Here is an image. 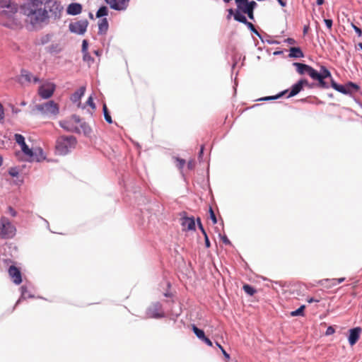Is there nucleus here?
I'll list each match as a JSON object with an SVG mask.
<instances>
[{"label":"nucleus","instance_id":"nucleus-64","mask_svg":"<svg viewBox=\"0 0 362 362\" xmlns=\"http://www.w3.org/2000/svg\"><path fill=\"white\" fill-rule=\"evenodd\" d=\"M203 151H204V146H201V149H200V152H199V156H201V155L203 153Z\"/></svg>","mask_w":362,"mask_h":362},{"label":"nucleus","instance_id":"nucleus-29","mask_svg":"<svg viewBox=\"0 0 362 362\" xmlns=\"http://www.w3.org/2000/svg\"><path fill=\"white\" fill-rule=\"evenodd\" d=\"M108 15V8L105 6H101L96 13L97 18H102Z\"/></svg>","mask_w":362,"mask_h":362},{"label":"nucleus","instance_id":"nucleus-38","mask_svg":"<svg viewBox=\"0 0 362 362\" xmlns=\"http://www.w3.org/2000/svg\"><path fill=\"white\" fill-rule=\"evenodd\" d=\"M286 92V91H284V92L281 93L280 94L276 95L275 96L265 97V98L259 99V100H269L277 99V98H280L281 95H283Z\"/></svg>","mask_w":362,"mask_h":362},{"label":"nucleus","instance_id":"nucleus-8","mask_svg":"<svg viewBox=\"0 0 362 362\" xmlns=\"http://www.w3.org/2000/svg\"><path fill=\"white\" fill-rule=\"evenodd\" d=\"M112 9L122 11L127 9L130 0H104Z\"/></svg>","mask_w":362,"mask_h":362},{"label":"nucleus","instance_id":"nucleus-6","mask_svg":"<svg viewBox=\"0 0 362 362\" xmlns=\"http://www.w3.org/2000/svg\"><path fill=\"white\" fill-rule=\"evenodd\" d=\"M56 90V85L49 81H45L41 84L37 90V94L42 99L50 98Z\"/></svg>","mask_w":362,"mask_h":362},{"label":"nucleus","instance_id":"nucleus-35","mask_svg":"<svg viewBox=\"0 0 362 362\" xmlns=\"http://www.w3.org/2000/svg\"><path fill=\"white\" fill-rule=\"evenodd\" d=\"M81 128L83 130V132L84 133V134L86 135H89L90 133H91V128L90 127L86 124V123H82L81 124Z\"/></svg>","mask_w":362,"mask_h":362},{"label":"nucleus","instance_id":"nucleus-5","mask_svg":"<svg viewBox=\"0 0 362 362\" xmlns=\"http://www.w3.org/2000/svg\"><path fill=\"white\" fill-rule=\"evenodd\" d=\"M36 110L45 115L56 116L59 112V107L53 100L36 105Z\"/></svg>","mask_w":362,"mask_h":362},{"label":"nucleus","instance_id":"nucleus-23","mask_svg":"<svg viewBox=\"0 0 362 362\" xmlns=\"http://www.w3.org/2000/svg\"><path fill=\"white\" fill-rule=\"evenodd\" d=\"M344 88L346 90L345 94H351L353 92H356L359 89V86L353 83V82H349L346 85H344Z\"/></svg>","mask_w":362,"mask_h":362},{"label":"nucleus","instance_id":"nucleus-39","mask_svg":"<svg viewBox=\"0 0 362 362\" xmlns=\"http://www.w3.org/2000/svg\"><path fill=\"white\" fill-rule=\"evenodd\" d=\"M216 344L221 349V351H222L225 358L226 359H230V355L225 351V349L223 348V346L218 342H216Z\"/></svg>","mask_w":362,"mask_h":362},{"label":"nucleus","instance_id":"nucleus-37","mask_svg":"<svg viewBox=\"0 0 362 362\" xmlns=\"http://www.w3.org/2000/svg\"><path fill=\"white\" fill-rule=\"evenodd\" d=\"M345 280V278L332 279V280L325 279V281H331V286H336L339 284L342 283Z\"/></svg>","mask_w":362,"mask_h":362},{"label":"nucleus","instance_id":"nucleus-22","mask_svg":"<svg viewBox=\"0 0 362 362\" xmlns=\"http://www.w3.org/2000/svg\"><path fill=\"white\" fill-rule=\"evenodd\" d=\"M289 57L300 58L303 57L304 54L300 47H293L289 50Z\"/></svg>","mask_w":362,"mask_h":362},{"label":"nucleus","instance_id":"nucleus-52","mask_svg":"<svg viewBox=\"0 0 362 362\" xmlns=\"http://www.w3.org/2000/svg\"><path fill=\"white\" fill-rule=\"evenodd\" d=\"M59 124H60V126H61L62 128H64V129H66V130H68V131H69V130H70V129H69V127L66 126V122H65V121H61V122H59Z\"/></svg>","mask_w":362,"mask_h":362},{"label":"nucleus","instance_id":"nucleus-48","mask_svg":"<svg viewBox=\"0 0 362 362\" xmlns=\"http://www.w3.org/2000/svg\"><path fill=\"white\" fill-rule=\"evenodd\" d=\"M324 22H325V25H327V27L329 30H331L332 27V20H331V19H325Z\"/></svg>","mask_w":362,"mask_h":362},{"label":"nucleus","instance_id":"nucleus-1","mask_svg":"<svg viewBox=\"0 0 362 362\" xmlns=\"http://www.w3.org/2000/svg\"><path fill=\"white\" fill-rule=\"evenodd\" d=\"M23 13L33 25H40L49 18H59L62 7L55 0H29L23 6Z\"/></svg>","mask_w":362,"mask_h":362},{"label":"nucleus","instance_id":"nucleus-62","mask_svg":"<svg viewBox=\"0 0 362 362\" xmlns=\"http://www.w3.org/2000/svg\"><path fill=\"white\" fill-rule=\"evenodd\" d=\"M74 119H75V121H76V122H80L81 119H80L79 117H78V116H74Z\"/></svg>","mask_w":362,"mask_h":362},{"label":"nucleus","instance_id":"nucleus-32","mask_svg":"<svg viewBox=\"0 0 362 362\" xmlns=\"http://www.w3.org/2000/svg\"><path fill=\"white\" fill-rule=\"evenodd\" d=\"M243 290L247 294L250 296H253L256 293V290L255 289V288H253L249 284H245L243 286Z\"/></svg>","mask_w":362,"mask_h":362},{"label":"nucleus","instance_id":"nucleus-60","mask_svg":"<svg viewBox=\"0 0 362 362\" xmlns=\"http://www.w3.org/2000/svg\"><path fill=\"white\" fill-rule=\"evenodd\" d=\"M287 41L290 43V44H293L295 42V40L292 38H288L287 39Z\"/></svg>","mask_w":362,"mask_h":362},{"label":"nucleus","instance_id":"nucleus-31","mask_svg":"<svg viewBox=\"0 0 362 362\" xmlns=\"http://www.w3.org/2000/svg\"><path fill=\"white\" fill-rule=\"evenodd\" d=\"M234 19L238 22L245 23H247V18L245 16L241 14L238 11H237L234 14Z\"/></svg>","mask_w":362,"mask_h":362},{"label":"nucleus","instance_id":"nucleus-12","mask_svg":"<svg viewBox=\"0 0 362 362\" xmlns=\"http://www.w3.org/2000/svg\"><path fill=\"white\" fill-rule=\"evenodd\" d=\"M362 329L359 327L349 330V342L351 346H354L358 341Z\"/></svg>","mask_w":362,"mask_h":362},{"label":"nucleus","instance_id":"nucleus-56","mask_svg":"<svg viewBox=\"0 0 362 362\" xmlns=\"http://www.w3.org/2000/svg\"><path fill=\"white\" fill-rule=\"evenodd\" d=\"M83 59L84 60H88L90 58V55L88 54V53L86 52H83Z\"/></svg>","mask_w":362,"mask_h":362},{"label":"nucleus","instance_id":"nucleus-58","mask_svg":"<svg viewBox=\"0 0 362 362\" xmlns=\"http://www.w3.org/2000/svg\"><path fill=\"white\" fill-rule=\"evenodd\" d=\"M277 1L279 3V4L282 6H286V2L284 1L283 0H277Z\"/></svg>","mask_w":362,"mask_h":362},{"label":"nucleus","instance_id":"nucleus-41","mask_svg":"<svg viewBox=\"0 0 362 362\" xmlns=\"http://www.w3.org/2000/svg\"><path fill=\"white\" fill-rule=\"evenodd\" d=\"M245 25H246L251 31L258 35L257 30H256V28H255L254 25L252 23L247 21V23H245Z\"/></svg>","mask_w":362,"mask_h":362},{"label":"nucleus","instance_id":"nucleus-49","mask_svg":"<svg viewBox=\"0 0 362 362\" xmlns=\"http://www.w3.org/2000/svg\"><path fill=\"white\" fill-rule=\"evenodd\" d=\"M87 49H88V42L86 40H84L82 43V52H86Z\"/></svg>","mask_w":362,"mask_h":362},{"label":"nucleus","instance_id":"nucleus-47","mask_svg":"<svg viewBox=\"0 0 362 362\" xmlns=\"http://www.w3.org/2000/svg\"><path fill=\"white\" fill-rule=\"evenodd\" d=\"M4 119V109L1 103H0V122Z\"/></svg>","mask_w":362,"mask_h":362},{"label":"nucleus","instance_id":"nucleus-3","mask_svg":"<svg viewBox=\"0 0 362 362\" xmlns=\"http://www.w3.org/2000/svg\"><path fill=\"white\" fill-rule=\"evenodd\" d=\"M76 144V139L74 136H61L56 141V149L59 153L64 155L70 148L74 147Z\"/></svg>","mask_w":362,"mask_h":362},{"label":"nucleus","instance_id":"nucleus-24","mask_svg":"<svg viewBox=\"0 0 362 362\" xmlns=\"http://www.w3.org/2000/svg\"><path fill=\"white\" fill-rule=\"evenodd\" d=\"M11 6H17V4L12 2L11 0H0V7L2 8L3 10L11 9Z\"/></svg>","mask_w":362,"mask_h":362},{"label":"nucleus","instance_id":"nucleus-44","mask_svg":"<svg viewBox=\"0 0 362 362\" xmlns=\"http://www.w3.org/2000/svg\"><path fill=\"white\" fill-rule=\"evenodd\" d=\"M8 173L9 175L11 176V177H17L18 175V170H16V168H11L8 171Z\"/></svg>","mask_w":362,"mask_h":362},{"label":"nucleus","instance_id":"nucleus-7","mask_svg":"<svg viewBox=\"0 0 362 362\" xmlns=\"http://www.w3.org/2000/svg\"><path fill=\"white\" fill-rule=\"evenodd\" d=\"M180 223L183 231L195 230V220L194 217L187 216L185 211L180 214Z\"/></svg>","mask_w":362,"mask_h":362},{"label":"nucleus","instance_id":"nucleus-21","mask_svg":"<svg viewBox=\"0 0 362 362\" xmlns=\"http://www.w3.org/2000/svg\"><path fill=\"white\" fill-rule=\"evenodd\" d=\"M109 24L106 18H101L98 21V33L105 34L108 30Z\"/></svg>","mask_w":362,"mask_h":362},{"label":"nucleus","instance_id":"nucleus-59","mask_svg":"<svg viewBox=\"0 0 362 362\" xmlns=\"http://www.w3.org/2000/svg\"><path fill=\"white\" fill-rule=\"evenodd\" d=\"M228 13H229V16H228V18H230V16L231 15H233V16H234V14H235V13L233 12V10L232 8L228 9Z\"/></svg>","mask_w":362,"mask_h":362},{"label":"nucleus","instance_id":"nucleus-40","mask_svg":"<svg viewBox=\"0 0 362 362\" xmlns=\"http://www.w3.org/2000/svg\"><path fill=\"white\" fill-rule=\"evenodd\" d=\"M176 161L177 166L178 167L179 169H182L185 165V160L184 159L177 158H176Z\"/></svg>","mask_w":362,"mask_h":362},{"label":"nucleus","instance_id":"nucleus-30","mask_svg":"<svg viewBox=\"0 0 362 362\" xmlns=\"http://www.w3.org/2000/svg\"><path fill=\"white\" fill-rule=\"evenodd\" d=\"M192 330L195 335L201 340H202L206 337L204 331L199 329L194 325H192Z\"/></svg>","mask_w":362,"mask_h":362},{"label":"nucleus","instance_id":"nucleus-54","mask_svg":"<svg viewBox=\"0 0 362 362\" xmlns=\"http://www.w3.org/2000/svg\"><path fill=\"white\" fill-rule=\"evenodd\" d=\"M194 160H189L187 163V167L189 169L192 170L194 167Z\"/></svg>","mask_w":362,"mask_h":362},{"label":"nucleus","instance_id":"nucleus-13","mask_svg":"<svg viewBox=\"0 0 362 362\" xmlns=\"http://www.w3.org/2000/svg\"><path fill=\"white\" fill-rule=\"evenodd\" d=\"M308 82L306 79L300 80L298 83L292 86L291 92L289 93L288 98L295 96L303 89V86L308 85Z\"/></svg>","mask_w":362,"mask_h":362},{"label":"nucleus","instance_id":"nucleus-50","mask_svg":"<svg viewBox=\"0 0 362 362\" xmlns=\"http://www.w3.org/2000/svg\"><path fill=\"white\" fill-rule=\"evenodd\" d=\"M202 341H204L209 346H213L212 341L208 337H205L202 339Z\"/></svg>","mask_w":362,"mask_h":362},{"label":"nucleus","instance_id":"nucleus-27","mask_svg":"<svg viewBox=\"0 0 362 362\" xmlns=\"http://www.w3.org/2000/svg\"><path fill=\"white\" fill-rule=\"evenodd\" d=\"M331 86L334 90H336L337 91H338L339 93H341L343 94H345V93H346V90H345V88H344V86L339 85V84L337 83L334 79H332Z\"/></svg>","mask_w":362,"mask_h":362},{"label":"nucleus","instance_id":"nucleus-57","mask_svg":"<svg viewBox=\"0 0 362 362\" xmlns=\"http://www.w3.org/2000/svg\"><path fill=\"white\" fill-rule=\"evenodd\" d=\"M223 242L226 244H230V240L227 238V237L223 238Z\"/></svg>","mask_w":362,"mask_h":362},{"label":"nucleus","instance_id":"nucleus-4","mask_svg":"<svg viewBox=\"0 0 362 362\" xmlns=\"http://www.w3.org/2000/svg\"><path fill=\"white\" fill-rule=\"evenodd\" d=\"M16 234V228L8 218L2 216L0 218V238L8 239L13 238Z\"/></svg>","mask_w":362,"mask_h":362},{"label":"nucleus","instance_id":"nucleus-10","mask_svg":"<svg viewBox=\"0 0 362 362\" xmlns=\"http://www.w3.org/2000/svg\"><path fill=\"white\" fill-rule=\"evenodd\" d=\"M293 65L296 67L297 71L300 74H308L310 77L314 75L316 71L312 66L305 64L296 62L293 64Z\"/></svg>","mask_w":362,"mask_h":362},{"label":"nucleus","instance_id":"nucleus-53","mask_svg":"<svg viewBox=\"0 0 362 362\" xmlns=\"http://www.w3.org/2000/svg\"><path fill=\"white\" fill-rule=\"evenodd\" d=\"M204 241H205V246H206V247H207V248L210 247L211 243H210V241L209 240L208 235H206V237L204 238Z\"/></svg>","mask_w":362,"mask_h":362},{"label":"nucleus","instance_id":"nucleus-11","mask_svg":"<svg viewBox=\"0 0 362 362\" xmlns=\"http://www.w3.org/2000/svg\"><path fill=\"white\" fill-rule=\"evenodd\" d=\"M8 274L13 282L17 285L22 282L21 271L15 266H11L8 269Z\"/></svg>","mask_w":362,"mask_h":362},{"label":"nucleus","instance_id":"nucleus-46","mask_svg":"<svg viewBox=\"0 0 362 362\" xmlns=\"http://www.w3.org/2000/svg\"><path fill=\"white\" fill-rule=\"evenodd\" d=\"M86 103L90 105L92 109H95V103H93V98L92 96H90L86 102Z\"/></svg>","mask_w":362,"mask_h":362},{"label":"nucleus","instance_id":"nucleus-42","mask_svg":"<svg viewBox=\"0 0 362 362\" xmlns=\"http://www.w3.org/2000/svg\"><path fill=\"white\" fill-rule=\"evenodd\" d=\"M209 213H210V218L211 219L213 223L216 224L217 223V219H216V215H215L211 207L209 208Z\"/></svg>","mask_w":362,"mask_h":362},{"label":"nucleus","instance_id":"nucleus-26","mask_svg":"<svg viewBox=\"0 0 362 362\" xmlns=\"http://www.w3.org/2000/svg\"><path fill=\"white\" fill-rule=\"evenodd\" d=\"M319 74H320V76H322V78H323L325 79L329 78L330 79V82L332 83V79H333V78L332 77L330 71L326 67L322 66L321 72Z\"/></svg>","mask_w":362,"mask_h":362},{"label":"nucleus","instance_id":"nucleus-36","mask_svg":"<svg viewBox=\"0 0 362 362\" xmlns=\"http://www.w3.org/2000/svg\"><path fill=\"white\" fill-rule=\"evenodd\" d=\"M15 140L21 146L25 144L24 137L19 134H15Z\"/></svg>","mask_w":362,"mask_h":362},{"label":"nucleus","instance_id":"nucleus-45","mask_svg":"<svg viewBox=\"0 0 362 362\" xmlns=\"http://www.w3.org/2000/svg\"><path fill=\"white\" fill-rule=\"evenodd\" d=\"M335 332V329L332 326H329L327 327L326 332H325V334L327 336H329V335H331V334H333Z\"/></svg>","mask_w":362,"mask_h":362},{"label":"nucleus","instance_id":"nucleus-16","mask_svg":"<svg viewBox=\"0 0 362 362\" xmlns=\"http://www.w3.org/2000/svg\"><path fill=\"white\" fill-rule=\"evenodd\" d=\"M86 91V87L81 86L80 88L72 94L71 96V100L74 103H78V107L81 105V98L84 95Z\"/></svg>","mask_w":362,"mask_h":362},{"label":"nucleus","instance_id":"nucleus-9","mask_svg":"<svg viewBox=\"0 0 362 362\" xmlns=\"http://www.w3.org/2000/svg\"><path fill=\"white\" fill-rule=\"evenodd\" d=\"M88 24V23L87 20L79 21L76 23H71L69 25V30L72 33L82 35L86 31Z\"/></svg>","mask_w":362,"mask_h":362},{"label":"nucleus","instance_id":"nucleus-2","mask_svg":"<svg viewBox=\"0 0 362 362\" xmlns=\"http://www.w3.org/2000/svg\"><path fill=\"white\" fill-rule=\"evenodd\" d=\"M18 6H11L9 10H2L0 13L1 23L6 27L15 29L21 26V21L17 16Z\"/></svg>","mask_w":362,"mask_h":362},{"label":"nucleus","instance_id":"nucleus-51","mask_svg":"<svg viewBox=\"0 0 362 362\" xmlns=\"http://www.w3.org/2000/svg\"><path fill=\"white\" fill-rule=\"evenodd\" d=\"M8 213L12 216H16V211L11 207V206H9L8 208Z\"/></svg>","mask_w":362,"mask_h":362},{"label":"nucleus","instance_id":"nucleus-18","mask_svg":"<svg viewBox=\"0 0 362 362\" xmlns=\"http://www.w3.org/2000/svg\"><path fill=\"white\" fill-rule=\"evenodd\" d=\"M82 11V6L78 3H72L67 8V13L71 15L79 14Z\"/></svg>","mask_w":362,"mask_h":362},{"label":"nucleus","instance_id":"nucleus-43","mask_svg":"<svg viewBox=\"0 0 362 362\" xmlns=\"http://www.w3.org/2000/svg\"><path fill=\"white\" fill-rule=\"evenodd\" d=\"M351 27L354 28V30H355V32L357 33V35L360 37L362 35V30L361 28H359L358 27H357L356 25H354V23H351Z\"/></svg>","mask_w":362,"mask_h":362},{"label":"nucleus","instance_id":"nucleus-15","mask_svg":"<svg viewBox=\"0 0 362 362\" xmlns=\"http://www.w3.org/2000/svg\"><path fill=\"white\" fill-rule=\"evenodd\" d=\"M21 79L28 83H38L40 78L37 76H34L32 73L27 70H22L21 73Z\"/></svg>","mask_w":362,"mask_h":362},{"label":"nucleus","instance_id":"nucleus-34","mask_svg":"<svg viewBox=\"0 0 362 362\" xmlns=\"http://www.w3.org/2000/svg\"><path fill=\"white\" fill-rule=\"evenodd\" d=\"M103 110L105 119L107 121V122H108L109 124L112 123V117L109 114V112H108L106 105H103Z\"/></svg>","mask_w":362,"mask_h":362},{"label":"nucleus","instance_id":"nucleus-14","mask_svg":"<svg viewBox=\"0 0 362 362\" xmlns=\"http://www.w3.org/2000/svg\"><path fill=\"white\" fill-rule=\"evenodd\" d=\"M160 306L159 304H155L149 307L146 311L148 317L159 318L163 317V314L160 313Z\"/></svg>","mask_w":362,"mask_h":362},{"label":"nucleus","instance_id":"nucleus-20","mask_svg":"<svg viewBox=\"0 0 362 362\" xmlns=\"http://www.w3.org/2000/svg\"><path fill=\"white\" fill-rule=\"evenodd\" d=\"M311 78L318 81L317 86L319 88L325 89L329 88L328 83L325 81V78H322V76H320V74L317 71H315L314 75Z\"/></svg>","mask_w":362,"mask_h":362},{"label":"nucleus","instance_id":"nucleus-17","mask_svg":"<svg viewBox=\"0 0 362 362\" xmlns=\"http://www.w3.org/2000/svg\"><path fill=\"white\" fill-rule=\"evenodd\" d=\"M45 159V156L44 155L43 151L42 148H38L35 149L33 151L32 158H30L29 161H37L40 162Z\"/></svg>","mask_w":362,"mask_h":362},{"label":"nucleus","instance_id":"nucleus-28","mask_svg":"<svg viewBox=\"0 0 362 362\" xmlns=\"http://www.w3.org/2000/svg\"><path fill=\"white\" fill-rule=\"evenodd\" d=\"M235 2L245 4L253 11L255 7L257 6V3L255 1H248V0H235Z\"/></svg>","mask_w":362,"mask_h":362},{"label":"nucleus","instance_id":"nucleus-19","mask_svg":"<svg viewBox=\"0 0 362 362\" xmlns=\"http://www.w3.org/2000/svg\"><path fill=\"white\" fill-rule=\"evenodd\" d=\"M239 10L247 15L250 20H254V11L247 6L242 3H236Z\"/></svg>","mask_w":362,"mask_h":362},{"label":"nucleus","instance_id":"nucleus-63","mask_svg":"<svg viewBox=\"0 0 362 362\" xmlns=\"http://www.w3.org/2000/svg\"><path fill=\"white\" fill-rule=\"evenodd\" d=\"M199 228L201 230V231H202V229H204L202 223H199V226H198Z\"/></svg>","mask_w":362,"mask_h":362},{"label":"nucleus","instance_id":"nucleus-55","mask_svg":"<svg viewBox=\"0 0 362 362\" xmlns=\"http://www.w3.org/2000/svg\"><path fill=\"white\" fill-rule=\"evenodd\" d=\"M308 303H311L313 302H320V299H315L314 298H309L307 299Z\"/></svg>","mask_w":362,"mask_h":362},{"label":"nucleus","instance_id":"nucleus-25","mask_svg":"<svg viewBox=\"0 0 362 362\" xmlns=\"http://www.w3.org/2000/svg\"><path fill=\"white\" fill-rule=\"evenodd\" d=\"M21 150L26 156V159L29 160L30 158H32L33 156V150L29 148L28 146L26 145V144H23L21 146Z\"/></svg>","mask_w":362,"mask_h":362},{"label":"nucleus","instance_id":"nucleus-33","mask_svg":"<svg viewBox=\"0 0 362 362\" xmlns=\"http://www.w3.org/2000/svg\"><path fill=\"white\" fill-rule=\"evenodd\" d=\"M305 308V306L304 305H303L297 310L292 311L291 313V315L293 317L298 316V315L303 316L304 315L303 312H304Z\"/></svg>","mask_w":362,"mask_h":362},{"label":"nucleus","instance_id":"nucleus-61","mask_svg":"<svg viewBox=\"0 0 362 362\" xmlns=\"http://www.w3.org/2000/svg\"><path fill=\"white\" fill-rule=\"evenodd\" d=\"M324 4V0H317V5H322Z\"/></svg>","mask_w":362,"mask_h":362}]
</instances>
